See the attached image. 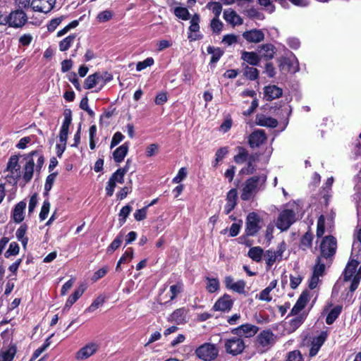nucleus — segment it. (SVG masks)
<instances>
[{
    "label": "nucleus",
    "mask_w": 361,
    "mask_h": 361,
    "mask_svg": "<svg viewBox=\"0 0 361 361\" xmlns=\"http://www.w3.org/2000/svg\"><path fill=\"white\" fill-rule=\"evenodd\" d=\"M259 219L255 212L250 213L246 219V233L248 235H255L259 230Z\"/></svg>",
    "instance_id": "nucleus-11"
},
{
    "label": "nucleus",
    "mask_w": 361,
    "mask_h": 361,
    "mask_svg": "<svg viewBox=\"0 0 361 361\" xmlns=\"http://www.w3.org/2000/svg\"><path fill=\"white\" fill-rule=\"evenodd\" d=\"M223 16L225 20L233 26L242 25L243 23L241 17L231 9L225 10Z\"/></svg>",
    "instance_id": "nucleus-24"
},
{
    "label": "nucleus",
    "mask_w": 361,
    "mask_h": 361,
    "mask_svg": "<svg viewBox=\"0 0 361 361\" xmlns=\"http://www.w3.org/2000/svg\"><path fill=\"white\" fill-rule=\"evenodd\" d=\"M241 59L251 66H258L261 57L256 52L243 51L241 54Z\"/></svg>",
    "instance_id": "nucleus-27"
},
{
    "label": "nucleus",
    "mask_w": 361,
    "mask_h": 361,
    "mask_svg": "<svg viewBox=\"0 0 361 361\" xmlns=\"http://www.w3.org/2000/svg\"><path fill=\"white\" fill-rule=\"evenodd\" d=\"M187 313L188 312L185 308L177 309L170 315L169 320L178 324H183L186 321Z\"/></svg>",
    "instance_id": "nucleus-31"
},
{
    "label": "nucleus",
    "mask_w": 361,
    "mask_h": 361,
    "mask_svg": "<svg viewBox=\"0 0 361 361\" xmlns=\"http://www.w3.org/2000/svg\"><path fill=\"white\" fill-rule=\"evenodd\" d=\"M6 170L11 173V176L19 178L20 177V166L18 164V157L11 156L7 164Z\"/></svg>",
    "instance_id": "nucleus-21"
},
{
    "label": "nucleus",
    "mask_w": 361,
    "mask_h": 361,
    "mask_svg": "<svg viewBox=\"0 0 361 361\" xmlns=\"http://www.w3.org/2000/svg\"><path fill=\"white\" fill-rule=\"evenodd\" d=\"M174 14L178 18L183 20H187L190 18V13L188 10L184 7H176L174 10Z\"/></svg>",
    "instance_id": "nucleus-45"
},
{
    "label": "nucleus",
    "mask_w": 361,
    "mask_h": 361,
    "mask_svg": "<svg viewBox=\"0 0 361 361\" xmlns=\"http://www.w3.org/2000/svg\"><path fill=\"white\" fill-rule=\"evenodd\" d=\"M244 75L250 80H255L259 77V71L256 68L245 66L244 68Z\"/></svg>",
    "instance_id": "nucleus-39"
},
{
    "label": "nucleus",
    "mask_w": 361,
    "mask_h": 361,
    "mask_svg": "<svg viewBox=\"0 0 361 361\" xmlns=\"http://www.w3.org/2000/svg\"><path fill=\"white\" fill-rule=\"evenodd\" d=\"M182 290V285L177 283L170 287V301L173 300L177 295Z\"/></svg>",
    "instance_id": "nucleus-60"
},
{
    "label": "nucleus",
    "mask_w": 361,
    "mask_h": 361,
    "mask_svg": "<svg viewBox=\"0 0 361 361\" xmlns=\"http://www.w3.org/2000/svg\"><path fill=\"white\" fill-rule=\"evenodd\" d=\"M246 286V283L243 280H239L235 281L233 288L231 289L233 291L238 293L239 294H244L245 288Z\"/></svg>",
    "instance_id": "nucleus-54"
},
{
    "label": "nucleus",
    "mask_w": 361,
    "mask_h": 361,
    "mask_svg": "<svg viewBox=\"0 0 361 361\" xmlns=\"http://www.w3.org/2000/svg\"><path fill=\"white\" fill-rule=\"evenodd\" d=\"M279 69L282 71H293L295 72L298 69L293 68V63L289 58L281 57L278 59Z\"/></svg>",
    "instance_id": "nucleus-33"
},
{
    "label": "nucleus",
    "mask_w": 361,
    "mask_h": 361,
    "mask_svg": "<svg viewBox=\"0 0 361 361\" xmlns=\"http://www.w3.org/2000/svg\"><path fill=\"white\" fill-rule=\"evenodd\" d=\"M258 51L261 59L269 61L274 57L276 51V47L271 44H264L258 47Z\"/></svg>",
    "instance_id": "nucleus-18"
},
{
    "label": "nucleus",
    "mask_w": 361,
    "mask_h": 361,
    "mask_svg": "<svg viewBox=\"0 0 361 361\" xmlns=\"http://www.w3.org/2000/svg\"><path fill=\"white\" fill-rule=\"evenodd\" d=\"M20 250L19 245L16 242H12L9 245V247L5 252V257L8 258L11 255H16L18 254Z\"/></svg>",
    "instance_id": "nucleus-50"
},
{
    "label": "nucleus",
    "mask_w": 361,
    "mask_h": 361,
    "mask_svg": "<svg viewBox=\"0 0 361 361\" xmlns=\"http://www.w3.org/2000/svg\"><path fill=\"white\" fill-rule=\"evenodd\" d=\"M238 192L235 188L230 190L226 195V204L224 207L226 214H228L236 206Z\"/></svg>",
    "instance_id": "nucleus-17"
},
{
    "label": "nucleus",
    "mask_w": 361,
    "mask_h": 361,
    "mask_svg": "<svg viewBox=\"0 0 361 361\" xmlns=\"http://www.w3.org/2000/svg\"><path fill=\"white\" fill-rule=\"evenodd\" d=\"M305 314H300L299 315H296L295 317L291 319L289 322L290 329L292 331L296 330L305 321Z\"/></svg>",
    "instance_id": "nucleus-38"
},
{
    "label": "nucleus",
    "mask_w": 361,
    "mask_h": 361,
    "mask_svg": "<svg viewBox=\"0 0 361 361\" xmlns=\"http://www.w3.org/2000/svg\"><path fill=\"white\" fill-rule=\"evenodd\" d=\"M312 233L307 232L301 239L300 246L302 250H305L307 247H311L312 241Z\"/></svg>",
    "instance_id": "nucleus-48"
},
{
    "label": "nucleus",
    "mask_w": 361,
    "mask_h": 361,
    "mask_svg": "<svg viewBox=\"0 0 361 361\" xmlns=\"http://www.w3.org/2000/svg\"><path fill=\"white\" fill-rule=\"evenodd\" d=\"M207 52L212 54L210 62L212 63H216L223 55V51L219 48H214L211 46L207 47Z\"/></svg>",
    "instance_id": "nucleus-40"
},
{
    "label": "nucleus",
    "mask_w": 361,
    "mask_h": 361,
    "mask_svg": "<svg viewBox=\"0 0 361 361\" xmlns=\"http://www.w3.org/2000/svg\"><path fill=\"white\" fill-rule=\"evenodd\" d=\"M195 354L204 361H212L218 356L219 350L216 345L205 343L196 349Z\"/></svg>",
    "instance_id": "nucleus-3"
},
{
    "label": "nucleus",
    "mask_w": 361,
    "mask_h": 361,
    "mask_svg": "<svg viewBox=\"0 0 361 361\" xmlns=\"http://www.w3.org/2000/svg\"><path fill=\"white\" fill-rule=\"evenodd\" d=\"M255 123L260 126L276 128L278 125L276 119L264 114H258L255 118Z\"/></svg>",
    "instance_id": "nucleus-23"
},
{
    "label": "nucleus",
    "mask_w": 361,
    "mask_h": 361,
    "mask_svg": "<svg viewBox=\"0 0 361 361\" xmlns=\"http://www.w3.org/2000/svg\"><path fill=\"white\" fill-rule=\"evenodd\" d=\"M76 35L74 34L70 35L59 43V50L61 51H65L68 50L75 41Z\"/></svg>",
    "instance_id": "nucleus-37"
},
{
    "label": "nucleus",
    "mask_w": 361,
    "mask_h": 361,
    "mask_svg": "<svg viewBox=\"0 0 361 361\" xmlns=\"http://www.w3.org/2000/svg\"><path fill=\"white\" fill-rule=\"evenodd\" d=\"M326 337V334L322 333L319 336L314 338L312 343V346L310 350V355L311 357L315 356L317 354L319 350L324 343Z\"/></svg>",
    "instance_id": "nucleus-29"
},
{
    "label": "nucleus",
    "mask_w": 361,
    "mask_h": 361,
    "mask_svg": "<svg viewBox=\"0 0 361 361\" xmlns=\"http://www.w3.org/2000/svg\"><path fill=\"white\" fill-rule=\"evenodd\" d=\"M104 302V298L102 296H99L89 306V307L86 310V311L89 312H94L97 308L103 305Z\"/></svg>",
    "instance_id": "nucleus-49"
},
{
    "label": "nucleus",
    "mask_w": 361,
    "mask_h": 361,
    "mask_svg": "<svg viewBox=\"0 0 361 361\" xmlns=\"http://www.w3.org/2000/svg\"><path fill=\"white\" fill-rule=\"evenodd\" d=\"M282 93V90L276 85L267 86L264 89V94L268 101L280 97Z\"/></svg>",
    "instance_id": "nucleus-30"
},
{
    "label": "nucleus",
    "mask_w": 361,
    "mask_h": 361,
    "mask_svg": "<svg viewBox=\"0 0 361 361\" xmlns=\"http://www.w3.org/2000/svg\"><path fill=\"white\" fill-rule=\"evenodd\" d=\"M104 80V76L99 73L90 75L85 81V88L92 89Z\"/></svg>",
    "instance_id": "nucleus-28"
},
{
    "label": "nucleus",
    "mask_w": 361,
    "mask_h": 361,
    "mask_svg": "<svg viewBox=\"0 0 361 361\" xmlns=\"http://www.w3.org/2000/svg\"><path fill=\"white\" fill-rule=\"evenodd\" d=\"M228 149L227 147H221L216 152L215 164L216 166L218 163L221 161L224 157L228 154Z\"/></svg>",
    "instance_id": "nucleus-55"
},
{
    "label": "nucleus",
    "mask_w": 361,
    "mask_h": 361,
    "mask_svg": "<svg viewBox=\"0 0 361 361\" xmlns=\"http://www.w3.org/2000/svg\"><path fill=\"white\" fill-rule=\"evenodd\" d=\"M310 300V294L307 290L302 293L296 303L290 311V314L297 315L306 305Z\"/></svg>",
    "instance_id": "nucleus-20"
},
{
    "label": "nucleus",
    "mask_w": 361,
    "mask_h": 361,
    "mask_svg": "<svg viewBox=\"0 0 361 361\" xmlns=\"http://www.w3.org/2000/svg\"><path fill=\"white\" fill-rule=\"evenodd\" d=\"M223 23L219 20V18H214L210 23V27L213 32L219 34L223 28Z\"/></svg>",
    "instance_id": "nucleus-47"
},
{
    "label": "nucleus",
    "mask_w": 361,
    "mask_h": 361,
    "mask_svg": "<svg viewBox=\"0 0 361 361\" xmlns=\"http://www.w3.org/2000/svg\"><path fill=\"white\" fill-rule=\"evenodd\" d=\"M26 202L25 201L19 202L13 210V219L16 223H20L25 218V209L26 208Z\"/></svg>",
    "instance_id": "nucleus-22"
},
{
    "label": "nucleus",
    "mask_w": 361,
    "mask_h": 361,
    "mask_svg": "<svg viewBox=\"0 0 361 361\" xmlns=\"http://www.w3.org/2000/svg\"><path fill=\"white\" fill-rule=\"evenodd\" d=\"M260 178L259 176H252L245 182L240 195L243 200L247 201L254 197L257 191V186Z\"/></svg>",
    "instance_id": "nucleus-4"
},
{
    "label": "nucleus",
    "mask_w": 361,
    "mask_h": 361,
    "mask_svg": "<svg viewBox=\"0 0 361 361\" xmlns=\"http://www.w3.org/2000/svg\"><path fill=\"white\" fill-rule=\"evenodd\" d=\"M264 251L260 247H253L250 249L248 256L254 261L259 262L262 260Z\"/></svg>",
    "instance_id": "nucleus-36"
},
{
    "label": "nucleus",
    "mask_w": 361,
    "mask_h": 361,
    "mask_svg": "<svg viewBox=\"0 0 361 361\" xmlns=\"http://www.w3.org/2000/svg\"><path fill=\"white\" fill-rule=\"evenodd\" d=\"M50 209V203L48 200H44L41 208V211L39 213V219L41 221H44L47 219L48 214L49 212Z\"/></svg>",
    "instance_id": "nucleus-53"
},
{
    "label": "nucleus",
    "mask_w": 361,
    "mask_h": 361,
    "mask_svg": "<svg viewBox=\"0 0 361 361\" xmlns=\"http://www.w3.org/2000/svg\"><path fill=\"white\" fill-rule=\"evenodd\" d=\"M63 16H61L54 19H52L47 25V29L49 32L55 30L56 27L62 22Z\"/></svg>",
    "instance_id": "nucleus-62"
},
{
    "label": "nucleus",
    "mask_w": 361,
    "mask_h": 361,
    "mask_svg": "<svg viewBox=\"0 0 361 361\" xmlns=\"http://www.w3.org/2000/svg\"><path fill=\"white\" fill-rule=\"evenodd\" d=\"M35 163L32 158H30L23 169V179L25 183H29L33 176Z\"/></svg>",
    "instance_id": "nucleus-26"
},
{
    "label": "nucleus",
    "mask_w": 361,
    "mask_h": 361,
    "mask_svg": "<svg viewBox=\"0 0 361 361\" xmlns=\"http://www.w3.org/2000/svg\"><path fill=\"white\" fill-rule=\"evenodd\" d=\"M64 119L61 127L60 133H59V140L61 143L66 144L68 129L71 124L72 121V116L71 111L70 109H66L63 113Z\"/></svg>",
    "instance_id": "nucleus-10"
},
{
    "label": "nucleus",
    "mask_w": 361,
    "mask_h": 361,
    "mask_svg": "<svg viewBox=\"0 0 361 361\" xmlns=\"http://www.w3.org/2000/svg\"><path fill=\"white\" fill-rule=\"evenodd\" d=\"M153 64H154L153 58L149 57L142 61L138 62L136 65V70L137 71H141L145 69L146 68L151 66Z\"/></svg>",
    "instance_id": "nucleus-52"
},
{
    "label": "nucleus",
    "mask_w": 361,
    "mask_h": 361,
    "mask_svg": "<svg viewBox=\"0 0 361 361\" xmlns=\"http://www.w3.org/2000/svg\"><path fill=\"white\" fill-rule=\"evenodd\" d=\"M321 259L319 257L317 259V264L314 267L313 274L317 276H322L324 271L325 265L320 262Z\"/></svg>",
    "instance_id": "nucleus-57"
},
{
    "label": "nucleus",
    "mask_w": 361,
    "mask_h": 361,
    "mask_svg": "<svg viewBox=\"0 0 361 361\" xmlns=\"http://www.w3.org/2000/svg\"><path fill=\"white\" fill-rule=\"evenodd\" d=\"M259 328L253 324H245L240 325L238 328L233 329L232 334L238 336L240 338L244 336L245 338H250L254 336L258 331Z\"/></svg>",
    "instance_id": "nucleus-9"
},
{
    "label": "nucleus",
    "mask_w": 361,
    "mask_h": 361,
    "mask_svg": "<svg viewBox=\"0 0 361 361\" xmlns=\"http://www.w3.org/2000/svg\"><path fill=\"white\" fill-rule=\"evenodd\" d=\"M200 16L198 14H195L191 20H190V25L189 27V30L190 32H197L200 30Z\"/></svg>",
    "instance_id": "nucleus-46"
},
{
    "label": "nucleus",
    "mask_w": 361,
    "mask_h": 361,
    "mask_svg": "<svg viewBox=\"0 0 361 361\" xmlns=\"http://www.w3.org/2000/svg\"><path fill=\"white\" fill-rule=\"evenodd\" d=\"M147 207L137 209L134 214V217L137 221H142L146 218Z\"/></svg>",
    "instance_id": "nucleus-63"
},
{
    "label": "nucleus",
    "mask_w": 361,
    "mask_h": 361,
    "mask_svg": "<svg viewBox=\"0 0 361 361\" xmlns=\"http://www.w3.org/2000/svg\"><path fill=\"white\" fill-rule=\"evenodd\" d=\"M209 8L212 11L215 17L219 18L222 11V6L219 2H213L208 4Z\"/></svg>",
    "instance_id": "nucleus-56"
},
{
    "label": "nucleus",
    "mask_w": 361,
    "mask_h": 361,
    "mask_svg": "<svg viewBox=\"0 0 361 361\" xmlns=\"http://www.w3.org/2000/svg\"><path fill=\"white\" fill-rule=\"evenodd\" d=\"M56 173H52L49 174L46 179V183L44 185V190L46 192H49L53 185V183L56 179Z\"/></svg>",
    "instance_id": "nucleus-59"
},
{
    "label": "nucleus",
    "mask_w": 361,
    "mask_h": 361,
    "mask_svg": "<svg viewBox=\"0 0 361 361\" xmlns=\"http://www.w3.org/2000/svg\"><path fill=\"white\" fill-rule=\"evenodd\" d=\"M310 300V294L307 290L302 293L296 303L290 311V314L297 315L306 305Z\"/></svg>",
    "instance_id": "nucleus-19"
},
{
    "label": "nucleus",
    "mask_w": 361,
    "mask_h": 361,
    "mask_svg": "<svg viewBox=\"0 0 361 361\" xmlns=\"http://www.w3.org/2000/svg\"><path fill=\"white\" fill-rule=\"evenodd\" d=\"M286 361H302V355L298 350L290 352L288 354Z\"/></svg>",
    "instance_id": "nucleus-64"
},
{
    "label": "nucleus",
    "mask_w": 361,
    "mask_h": 361,
    "mask_svg": "<svg viewBox=\"0 0 361 361\" xmlns=\"http://www.w3.org/2000/svg\"><path fill=\"white\" fill-rule=\"evenodd\" d=\"M132 211V207L130 205H126L121 209L119 212V219L118 221L120 224V226H123V224L126 222L127 217L130 214V213Z\"/></svg>",
    "instance_id": "nucleus-43"
},
{
    "label": "nucleus",
    "mask_w": 361,
    "mask_h": 361,
    "mask_svg": "<svg viewBox=\"0 0 361 361\" xmlns=\"http://www.w3.org/2000/svg\"><path fill=\"white\" fill-rule=\"evenodd\" d=\"M207 283L206 288L209 293L216 292L219 288V281L217 279L207 278Z\"/></svg>",
    "instance_id": "nucleus-44"
},
{
    "label": "nucleus",
    "mask_w": 361,
    "mask_h": 361,
    "mask_svg": "<svg viewBox=\"0 0 361 361\" xmlns=\"http://www.w3.org/2000/svg\"><path fill=\"white\" fill-rule=\"evenodd\" d=\"M38 202L37 200V194H33L30 199L29 204H28V214L30 215L35 210Z\"/></svg>",
    "instance_id": "nucleus-61"
},
{
    "label": "nucleus",
    "mask_w": 361,
    "mask_h": 361,
    "mask_svg": "<svg viewBox=\"0 0 361 361\" xmlns=\"http://www.w3.org/2000/svg\"><path fill=\"white\" fill-rule=\"evenodd\" d=\"M267 140V136L264 130H257L249 136V144L251 147H258Z\"/></svg>",
    "instance_id": "nucleus-16"
},
{
    "label": "nucleus",
    "mask_w": 361,
    "mask_h": 361,
    "mask_svg": "<svg viewBox=\"0 0 361 361\" xmlns=\"http://www.w3.org/2000/svg\"><path fill=\"white\" fill-rule=\"evenodd\" d=\"M16 349L15 347H10L7 350L0 353V361H11L16 355Z\"/></svg>",
    "instance_id": "nucleus-41"
},
{
    "label": "nucleus",
    "mask_w": 361,
    "mask_h": 361,
    "mask_svg": "<svg viewBox=\"0 0 361 361\" xmlns=\"http://www.w3.org/2000/svg\"><path fill=\"white\" fill-rule=\"evenodd\" d=\"M128 143L125 142L121 146L116 149L113 153L114 159L117 163H121L127 155L128 152Z\"/></svg>",
    "instance_id": "nucleus-32"
},
{
    "label": "nucleus",
    "mask_w": 361,
    "mask_h": 361,
    "mask_svg": "<svg viewBox=\"0 0 361 361\" xmlns=\"http://www.w3.org/2000/svg\"><path fill=\"white\" fill-rule=\"evenodd\" d=\"M226 352L233 356L240 355L245 348V344L242 338L233 336L224 340Z\"/></svg>",
    "instance_id": "nucleus-2"
},
{
    "label": "nucleus",
    "mask_w": 361,
    "mask_h": 361,
    "mask_svg": "<svg viewBox=\"0 0 361 361\" xmlns=\"http://www.w3.org/2000/svg\"><path fill=\"white\" fill-rule=\"evenodd\" d=\"M233 304L231 296L224 295L214 303L213 309L215 311L228 312L231 309Z\"/></svg>",
    "instance_id": "nucleus-13"
},
{
    "label": "nucleus",
    "mask_w": 361,
    "mask_h": 361,
    "mask_svg": "<svg viewBox=\"0 0 361 361\" xmlns=\"http://www.w3.org/2000/svg\"><path fill=\"white\" fill-rule=\"evenodd\" d=\"M98 349V345L95 343H90L81 349L76 353V359L78 360H85L92 355Z\"/></svg>",
    "instance_id": "nucleus-14"
},
{
    "label": "nucleus",
    "mask_w": 361,
    "mask_h": 361,
    "mask_svg": "<svg viewBox=\"0 0 361 361\" xmlns=\"http://www.w3.org/2000/svg\"><path fill=\"white\" fill-rule=\"evenodd\" d=\"M358 265L359 262L357 260L352 259L347 264L343 272L344 281H352L350 286V290L352 292L357 289L361 279V266L360 268L357 270Z\"/></svg>",
    "instance_id": "nucleus-1"
},
{
    "label": "nucleus",
    "mask_w": 361,
    "mask_h": 361,
    "mask_svg": "<svg viewBox=\"0 0 361 361\" xmlns=\"http://www.w3.org/2000/svg\"><path fill=\"white\" fill-rule=\"evenodd\" d=\"M264 258L266 261L268 269H269L275 262H280L281 260L274 251L271 250H268L264 252Z\"/></svg>",
    "instance_id": "nucleus-34"
},
{
    "label": "nucleus",
    "mask_w": 361,
    "mask_h": 361,
    "mask_svg": "<svg viewBox=\"0 0 361 361\" xmlns=\"http://www.w3.org/2000/svg\"><path fill=\"white\" fill-rule=\"evenodd\" d=\"M258 343L263 347L269 346L274 342V335L270 330L262 331L257 336Z\"/></svg>",
    "instance_id": "nucleus-25"
},
{
    "label": "nucleus",
    "mask_w": 361,
    "mask_h": 361,
    "mask_svg": "<svg viewBox=\"0 0 361 361\" xmlns=\"http://www.w3.org/2000/svg\"><path fill=\"white\" fill-rule=\"evenodd\" d=\"M295 221V214L291 209L282 211L276 221V226L281 231L287 230Z\"/></svg>",
    "instance_id": "nucleus-5"
},
{
    "label": "nucleus",
    "mask_w": 361,
    "mask_h": 361,
    "mask_svg": "<svg viewBox=\"0 0 361 361\" xmlns=\"http://www.w3.org/2000/svg\"><path fill=\"white\" fill-rule=\"evenodd\" d=\"M7 17V24L13 27H21L27 21V16L23 10L12 11Z\"/></svg>",
    "instance_id": "nucleus-6"
},
{
    "label": "nucleus",
    "mask_w": 361,
    "mask_h": 361,
    "mask_svg": "<svg viewBox=\"0 0 361 361\" xmlns=\"http://www.w3.org/2000/svg\"><path fill=\"white\" fill-rule=\"evenodd\" d=\"M336 238L331 235L326 236L320 245L322 256L324 258L333 256L336 252Z\"/></svg>",
    "instance_id": "nucleus-7"
},
{
    "label": "nucleus",
    "mask_w": 361,
    "mask_h": 361,
    "mask_svg": "<svg viewBox=\"0 0 361 361\" xmlns=\"http://www.w3.org/2000/svg\"><path fill=\"white\" fill-rule=\"evenodd\" d=\"M37 157V168L40 170L41 168L43 166V164H44V157L41 154H39L37 151H33L31 153H30L28 155H27V159H29L30 157V158H32L33 157Z\"/></svg>",
    "instance_id": "nucleus-58"
},
{
    "label": "nucleus",
    "mask_w": 361,
    "mask_h": 361,
    "mask_svg": "<svg viewBox=\"0 0 361 361\" xmlns=\"http://www.w3.org/2000/svg\"><path fill=\"white\" fill-rule=\"evenodd\" d=\"M123 235L122 233H119L108 247L107 252L112 253L114 251L118 249L123 242Z\"/></svg>",
    "instance_id": "nucleus-42"
},
{
    "label": "nucleus",
    "mask_w": 361,
    "mask_h": 361,
    "mask_svg": "<svg viewBox=\"0 0 361 361\" xmlns=\"http://www.w3.org/2000/svg\"><path fill=\"white\" fill-rule=\"evenodd\" d=\"M243 38L250 43H259L264 40V34L261 30L252 29L243 33Z\"/></svg>",
    "instance_id": "nucleus-15"
},
{
    "label": "nucleus",
    "mask_w": 361,
    "mask_h": 361,
    "mask_svg": "<svg viewBox=\"0 0 361 361\" xmlns=\"http://www.w3.org/2000/svg\"><path fill=\"white\" fill-rule=\"evenodd\" d=\"M342 310V306L336 305L328 314L326 318L327 324H332L335 320L338 317Z\"/></svg>",
    "instance_id": "nucleus-35"
},
{
    "label": "nucleus",
    "mask_w": 361,
    "mask_h": 361,
    "mask_svg": "<svg viewBox=\"0 0 361 361\" xmlns=\"http://www.w3.org/2000/svg\"><path fill=\"white\" fill-rule=\"evenodd\" d=\"M247 156L248 154L247 151L245 149L240 147L238 154L234 157V161L237 164H242L247 160Z\"/></svg>",
    "instance_id": "nucleus-51"
},
{
    "label": "nucleus",
    "mask_w": 361,
    "mask_h": 361,
    "mask_svg": "<svg viewBox=\"0 0 361 361\" xmlns=\"http://www.w3.org/2000/svg\"><path fill=\"white\" fill-rule=\"evenodd\" d=\"M56 0H32L31 7L35 11L48 13L53 8Z\"/></svg>",
    "instance_id": "nucleus-12"
},
{
    "label": "nucleus",
    "mask_w": 361,
    "mask_h": 361,
    "mask_svg": "<svg viewBox=\"0 0 361 361\" xmlns=\"http://www.w3.org/2000/svg\"><path fill=\"white\" fill-rule=\"evenodd\" d=\"M124 171L125 169H118L110 177L106 187V195L109 197L113 195L116 183H123L124 182Z\"/></svg>",
    "instance_id": "nucleus-8"
}]
</instances>
